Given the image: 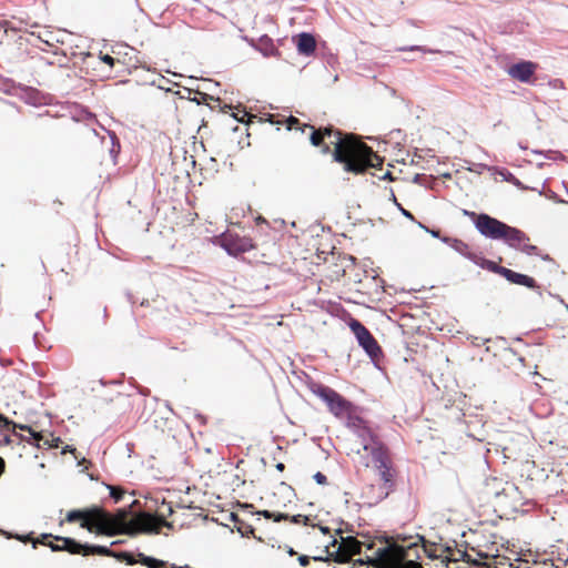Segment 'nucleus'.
Masks as SVG:
<instances>
[{"instance_id": "40", "label": "nucleus", "mask_w": 568, "mask_h": 568, "mask_svg": "<svg viewBox=\"0 0 568 568\" xmlns=\"http://www.w3.org/2000/svg\"><path fill=\"white\" fill-rule=\"evenodd\" d=\"M336 542H337V541H336V539H334V540L332 541V546H335V545H336Z\"/></svg>"}, {"instance_id": "35", "label": "nucleus", "mask_w": 568, "mask_h": 568, "mask_svg": "<svg viewBox=\"0 0 568 568\" xmlns=\"http://www.w3.org/2000/svg\"><path fill=\"white\" fill-rule=\"evenodd\" d=\"M83 463H87V459L85 458H82L81 460L78 462V465H82Z\"/></svg>"}, {"instance_id": "11", "label": "nucleus", "mask_w": 568, "mask_h": 568, "mask_svg": "<svg viewBox=\"0 0 568 568\" xmlns=\"http://www.w3.org/2000/svg\"><path fill=\"white\" fill-rule=\"evenodd\" d=\"M499 274L503 275L508 282L521 286H526L529 288L536 287V282L532 277L517 273L515 271H511L509 268H501L499 270Z\"/></svg>"}, {"instance_id": "16", "label": "nucleus", "mask_w": 568, "mask_h": 568, "mask_svg": "<svg viewBox=\"0 0 568 568\" xmlns=\"http://www.w3.org/2000/svg\"><path fill=\"white\" fill-rule=\"evenodd\" d=\"M513 248L520 250L527 255H539L538 248L535 245L528 244V237L525 235V240L520 242L519 246H511Z\"/></svg>"}, {"instance_id": "20", "label": "nucleus", "mask_w": 568, "mask_h": 568, "mask_svg": "<svg viewBox=\"0 0 568 568\" xmlns=\"http://www.w3.org/2000/svg\"><path fill=\"white\" fill-rule=\"evenodd\" d=\"M480 267L487 268V270L493 271L498 274H499V270L504 268L503 266H498L496 263L485 260V258L480 263Z\"/></svg>"}, {"instance_id": "7", "label": "nucleus", "mask_w": 568, "mask_h": 568, "mask_svg": "<svg viewBox=\"0 0 568 568\" xmlns=\"http://www.w3.org/2000/svg\"><path fill=\"white\" fill-rule=\"evenodd\" d=\"M63 541L62 546L53 545L51 544L50 547L53 551L58 550H68L71 554H80L83 551V555H103V556H111L113 555L111 550L105 546H89V545H81L75 542L74 540L70 538H62Z\"/></svg>"}, {"instance_id": "28", "label": "nucleus", "mask_w": 568, "mask_h": 568, "mask_svg": "<svg viewBox=\"0 0 568 568\" xmlns=\"http://www.w3.org/2000/svg\"><path fill=\"white\" fill-rule=\"evenodd\" d=\"M418 225H419V227L424 229L426 232L430 233L432 236H434V237H438L439 236V233L437 231L428 230L422 223H418Z\"/></svg>"}, {"instance_id": "29", "label": "nucleus", "mask_w": 568, "mask_h": 568, "mask_svg": "<svg viewBox=\"0 0 568 568\" xmlns=\"http://www.w3.org/2000/svg\"><path fill=\"white\" fill-rule=\"evenodd\" d=\"M308 561H310V559L307 556L302 555L298 557V562L301 564V566H306L308 564Z\"/></svg>"}, {"instance_id": "22", "label": "nucleus", "mask_w": 568, "mask_h": 568, "mask_svg": "<svg viewBox=\"0 0 568 568\" xmlns=\"http://www.w3.org/2000/svg\"><path fill=\"white\" fill-rule=\"evenodd\" d=\"M286 123H287V130H303L302 126L300 125V121L294 118V116H290L287 120H286Z\"/></svg>"}, {"instance_id": "36", "label": "nucleus", "mask_w": 568, "mask_h": 568, "mask_svg": "<svg viewBox=\"0 0 568 568\" xmlns=\"http://www.w3.org/2000/svg\"><path fill=\"white\" fill-rule=\"evenodd\" d=\"M276 467H277V469L282 470L284 468V465L283 464H277Z\"/></svg>"}, {"instance_id": "26", "label": "nucleus", "mask_w": 568, "mask_h": 568, "mask_svg": "<svg viewBox=\"0 0 568 568\" xmlns=\"http://www.w3.org/2000/svg\"><path fill=\"white\" fill-rule=\"evenodd\" d=\"M101 60H102L104 63L109 64L110 67H112V65L114 64V59H113L111 55H109V54H104V55H102V57H101Z\"/></svg>"}, {"instance_id": "24", "label": "nucleus", "mask_w": 568, "mask_h": 568, "mask_svg": "<svg viewBox=\"0 0 568 568\" xmlns=\"http://www.w3.org/2000/svg\"><path fill=\"white\" fill-rule=\"evenodd\" d=\"M314 479L320 485H324L327 481L326 476L320 471L314 475Z\"/></svg>"}, {"instance_id": "3", "label": "nucleus", "mask_w": 568, "mask_h": 568, "mask_svg": "<svg viewBox=\"0 0 568 568\" xmlns=\"http://www.w3.org/2000/svg\"><path fill=\"white\" fill-rule=\"evenodd\" d=\"M348 428L354 436L349 447L354 460L364 467H373L386 485L390 484L394 473L384 446L361 419H352Z\"/></svg>"}, {"instance_id": "30", "label": "nucleus", "mask_w": 568, "mask_h": 568, "mask_svg": "<svg viewBox=\"0 0 568 568\" xmlns=\"http://www.w3.org/2000/svg\"><path fill=\"white\" fill-rule=\"evenodd\" d=\"M399 209H400L402 214H403L405 217H407V219H409V220H414V216L412 215V213H410L409 211H407V210H405V209H403V207H399Z\"/></svg>"}, {"instance_id": "19", "label": "nucleus", "mask_w": 568, "mask_h": 568, "mask_svg": "<svg viewBox=\"0 0 568 568\" xmlns=\"http://www.w3.org/2000/svg\"><path fill=\"white\" fill-rule=\"evenodd\" d=\"M106 488L110 490V496L114 499L115 503H119L124 495V490L119 487L108 485Z\"/></svg>"}, {"instance_id": "27", "label": "nucleus", "mask_w": 568, "mask_h": 568, "mask_svg": "<svg viewBox=\"0 0 568 568\" xmlns=\"http://www.w3.org/2000/svg\"><path fill=\"white\" fill-rule=\"evenodd\" d=\"M75 452L77 449L70 445H67L63 449H62V454H65V453H71L74 455V457L77 458V455H75Z\"/></svg>"}, {"instance_id": "6", "label": "nucleus", "mask_w": 568, "mask_h": 568, "mask_svg": "<svg viewBox=\"0 0 568 568\" xmlns=\"http://www.w3.org/2000/svg\"><path fill=\"white\" fill-rule=\"evenodd\" d=\"M313 393L326 403L329 412L335 416H343L348 412L349 404L337 392L326 386H317Z\"/></svg>"}, {"instance_id": "18", "label": "nucleus", "mask_w": 568, "mask_h": 568, "mask_svg": "<svg viewBox=\"0 0 568 568\" xmlns=\"http://www.w3.org/2000/svg\"><path fill=\"white\" fill-rule=\"evenodd\" d=\"M141 558V564L146 566L148 568H161L165 566V562L152 557L144 556L142 554L139 555Z\"/></svg>"}, {"instance_id": "5", "label": "nucleus", "mask_w": 568, "mask_h": 568, "mask_svg": "<svg viewBox=\"0 0 568 568\" xmlns=\"http://www.w3.org/2000/svg\"><path fill=\"white\" fill-rule=\"evenodd\" d=\"M405 548L397 545H387L375 551L372 560L377 568H422L413 560H406Z\"/></svg>"}, {"instance_id": "23", "label": "nucleus", "mask_w": 568, "mask_h": 568, "mask_svg": "<svg viewBox=\"0 0 568 568\" xmlns=\"http://www.w3.org/2000/svg\"><path fill=\"white\" fill-rule=\"evenodd\" d=\"M466 258L470 260L474 264H476L478 266H480V263L484 260V257H480L479 255L471 253L470 251H469L468 255L466 256Z\"/></svg>"}, {"instance_id": "8", "label": "nucleus", "mask_w": 568, "mask_h": 568, "mask_svg": "<svg viewBox=\"0 0 568 568\" xmlns=\"http://www.w3.org/2000/svg\"><path fill=\"white\" fill-rule=\"evenodd\" d=\"M349 328L357 338L358 344L366 351L369 356H376L379 352V346L368 332V329L357 320H352Z\"/></svg>"}, {"instance_id": "4", "label": "nucleus", "mask_w": 568, "mask_h": 568, "mask_svg": "<svg viewBox=\"0 0 568 568\" xmlns=\"http://www.w3.org/2000/svg\"><path fill=\"white\" fill-rule=\"evenodd\" d=\"M475 227L483 236L490 240H503L508 246H519L520 242L525 240L523 231L484 213L476 216Z\"/></svg>"}, {"instance_id": "21", "label": "nucleus", "mask_w": 568, "mask_h": 568, "mask_svg": "<svg viewBox=\"0 0 568 568\" xmlns=\"http://www.w3.org/2000/svg\"><path fill=\"white\" fill-rule=\"evenodd\" d=\"M262 515H263L265 518H268V519H271V518H272L274 521H281L282 519H286V518H288V516H287V515H285V514H280V513H278V514H275V513H272V511H270V510H264V511L262 513Z\"/></svg>"}, {"instance_id": "38", "label": "nucleus", "mask_w": 568, "mask_h": 568, "mask_svg": "<svg viewBox=\"0 0 568 568\" xmlns=\"http://www.w3.org/2000/svg\"><path fill=\"white\" fill-rule=\"evenodd\" d=\"M288 554H290V555H293V554H294V550L291 548V549L288 550Z\"/></svg>"}, {"instance_id": "2", "label": "nucleus", "mask_w": 568, "mask_h": 568, "mask_svg": "<svg viewBox=\"0 0 568 568\" xmlns=\"http://www.w3.org/2000/svg\"><path fill=\"white\" fill-rule=\"evenodd\" d=\"M311 132V142L318 146L324 138H329L334 144V160L344 165L346 172L359 174L367 168H375L382 163V159L375 154L366 144L357 141L354 135L342 136L339 131L326 128L323 131L314 130L313 126L304 125Z\"/></svg>"}, {"instance_id": "31", "label": "nucleus", "mask_w": 568, "mask_h": 568, "mask_svg": "<svg viewBox=\"0 0 568 568\" xmlns=\"http://www.w3.org/2000/svg\"><path fill=\"white\" fill-rule=\"evenodd\" d=\"M119 557H123V558H125V559L128 560V564H130V565H132V564H134V562H135V561L131 558V556H130V555H128V554H125V552L120 554V555H119Z\"/></svg>"}, {"instance_id": "9", "label": "nucleus", "mask_w": 568, "mask_h": 568, "mask_svg": "<svg viewBox=\"0 0 568 568\" xmlns=\"http://www.w3.org/2000/svg\"><path fill=\"white\" fill-rule=\"evenodd\" d=\"M537 70V64L531 61H520L507 69V74L523 83H529Z\"/></svg>"}, {"instance_id": "14", "label": "nucleus", "mask_w": 568, "mask_h": 568, "mask_svg": "<svg viewBox=\"0 0 568 568\" xmlns=\"http://www.w3.org/2000/svg\"><path fill=\"white\" fill-rule=\"evenodd\" d=\"M258 49L265 57L274 55L277 51L273 44V40L267 36H262L258 39Z\"/></svg>"}, {"instance_id": "32", "label": "nucleus", "mask_w": 568, "mask_h": 568, "mask_svg": "<svg viewBox=\"0 0 568 568\" xmlns=\"http://www.w3.org/2000/svg\"><path fill=\"white\" fill-rule=\"evenodd\" d=\"M410 50L422 51L423 53L427 52V50L422 47H412Z\"/></svg>"}, {"instance_id": "37", "label": "nucleus", "mask_w": 568, "mask_h": 568, "mask_svg": "<svg viewBox=\"0 0 568 568\" xmlns=\"http://www.w3.org/2000/svg\"><path fill=\"white\" fill-rule=\"evenodd\" d=\"M170 568H186V567H178L175 565H172Z\"/></svg>"}, {"instance_id": "15", "label": "nucleus", "mask_w": 568, "mask_h": 568, "mask_svg": "<svg viewBox=\"0 0 568 568\" xmlns=\"http://www.w3.org/2000/svg\"><path fill=\"white\" fill-rule=\"evenodd\" d=\"M444 242L446 243H449L452 245V247L457 252L459 253L460 255L463 256H467L468 253H469V247L467 244H465L464 242L459 241V240H450L448 237H444L443 239Z\"/></svg>"}, {"instance_id": "12", "label": "nucleus", "mask_w": 568, "mask_h": 568, "mask_svg": "<svg viewBox=\"0 0 568 568\" xmlns=\"http://www.w3.org/2000/svg\"><path fill=\"white\" fill-rule=\"evenodd\" d=\"M296 45H297L298 53L308 57L315 52L316 41H315V38L311 33L303 32V33L298 34Z\"/></svg>"}, {"instance_id": "39", "label": "nucleus", "mask_w": 568, "mask_h": 568, "mask_svg": "<svg viewBox=\"0 0 568 568\" xmlns=\"http://www.w3.org/2000/svg\"><path fill=\"white\" fill-rule=\"evenodd\" d=\"M384 179H389V173H386Z\"/></svg>"}, {"instance_id": "10", "label": "nucleus", "mask_w": 568, "mask_h": 568, "mask_svg": "<svg viewBox=\"0 0 568 568\" xmlns=\"http://www.w3.org/2000/svg\"><path fill=\"white\" fill-rule=\"evenodd\" d=\"M358 552H361V542L353 537H347L342 539L335 559L337 561H346L348 557Z\"/></svg>"}, {"instance_id": "1", "label": "nucleus", "mask_w": 568, "mask_h": 568, "mask_svg": "<svg viewBox=\"0 0 568 568\" xmlns=\"http://www.w3.org/2000/svg\"><path fill=\"white\" fill-rule=\"evenodd\" d=\"M67 520L70 523L81 520L82 528L106 536L158 534L161 526L168 525L164 519L148 513H140L129 518L126 509H119L114 515L98 508L85 511L72 510L67 515Z\"/></svg>"}, {"instance_id": "17", "label": "nucleus", "mask_w": 568, "mask_h": 568, "mask_svg": "<svg viewBox=\"0 0 568 568\" xmlns=\"http://www.w3.org/2000/svg\"><path fill=\"white\" fill-rule=\"evenodd\" d=\"M499 175L503 178L504 181L514 184L518 189H521V190L527 189L513 173H510L507 170L499 171Z\"/></svg>"}, {"instance_id": "13", "label": "nucleus", "mask_w": 568, "mask_h": 568, "mask_svg": "<svg viewBox=\"0 0 568 568\" xmlns=\"http://www.w3.org/2000/svg\"><path fill=\"white\" fill-rule=\"evenodd\" d=\"M20 429L28 430L30 433L31 438L37 443V446L40 447L42 442V446L47 447H58L60 438L59 437H52L51 439H44L42 434L39 432L33 430L30 426L27 425H19Z\"/></svg>"}, {"instance_id": "25", "label": "nucleus", "mask_w": 568, "mask_h": 568, "mask_svg": "<svg viewBox=\"0 0 568 568\" xmlns=\"http://www.w3.org/2000/svg\"><path fill=\"white\" fill-rule=\"evenodd\" d=\"M291 520L294 523V524H301V523H304L307 520L306 517L302 516V515H296V516H293L291 518Z\"/></svg>"}, {"instance_id": "34", "label": "nucleus", "mask_w": 568, "mask_h": 568, "mask_svg": "<svg viewBox=\"0 0 568 568\" xmlns=\"http://www.w3.org/2000/svg\"><path fill=\"white\" fill-rule=\"evenodd\" d=\"M0 422H4L6 424H9V422L1 415H0Z\"/></svg>"}, {"instance_id": "33", "label": "nucleus", "mask_w": 568, "mask_h": 568, "mask_svg": "<svg viewBox=\"0 0 568 568\" xmlns=\"http://www.w3.org/2000/svg\"><path fill=\"white\" fill-rule=\"evenodd\" d=\"M313 559L316 561H322V560H326L327 558L323 557L322 555H318V556L313 557Z\"/></svg>"}]
</instances>
